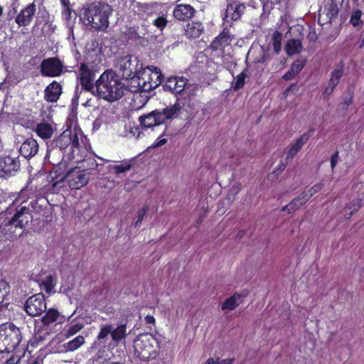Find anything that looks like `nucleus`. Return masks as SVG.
<instances>
[{
  "label": "nucleus",
  "mask_w": 364,
  "mask_h": 364,
  "mask_svg": "<svg viewBox=\"0 0 364 364\" xmlns=\"http://www.w3.org/2000/svg\"><path fill=\"white\" fill-rule=\"evenodd\" d=\"M18 202L16 200L13 206L9 208L6 218L0 216V242L21 235L34 218H38L42 213L46 203L44 198L35 197Z\"/></svg>",
  "instance_id": "obj_1"
},
{
  "label": "nucleus",
  "mask_w": 364,
  "mask_h": 364,
  "mask_svg": "<svg viewBox=\"0 0 364 364\" xmlns=\"http://www.w3.org/2000/svg\"><path fill=\"white\" fill-rule=\"evenodd\" d=\"M183 107L178 103L163 109H155L147 114L139 117L140 125L146 129L159 126L168 119H173L178 117Z\"/></svg>",
  "instance_id": "obj_4"
},
{
  "label": "nucleus",
  "mask_w": 364,
  "mask_h": 364,
  "mask_svg": "<svg viewBox=\"0 0 364 364\" xmlns=\"http://www.w3.org/2000/svg\"><path fill=\"white\" fill-rule=\"evenodd\" d=\"M19 360H20L19 358H18L17 360H16V358L12 356L9 359L7 360L6 363L8 364H15L16 363H18L19 361Z\"/></svg>",
  "instance_id": "obj_61"
},
{
  "label": "nucleus",
  "mask_w": 364,
  "mask_h": 364,
  "mask_svg": "<svg viewBox=\"0 0 364 364\" xmlns=\"http://www.w3.org/2000/svg\"><path fill=\"white\" fill-rule=\"evenodd\" d=\"M22 339L19 328L11 323L0 326V353H11L19 346Z\"/></svg>",
  "instance_id": "obj_6"
},
{
  "label": "nucleus",
  "mask_w": 364,
  "mask_h": 364,
  "mask_svg": "<svg viewBox=\"0 0 364 364\" xmlns=\"http://www.w3.org/2000/svg\"><path fill=\"white\" fill-rule=\"evenodd\" d=\"M9 292V286L4 280L0 281V304L3 302Z\"/></svg>",
  "instance_id": "obj_43"
},
{
  "label": "nucleus",
  "mask_w": 364,
  "mask_h": 364,
  "mask_svg": "<svg viewBox=\"0 0 364 364\" xmlns=\"http://www.w3.org/2000/svg\"><path fill=\"white\" fill-rule=\"evenodd\" d=\"M112 11V7L107 3L97 1L88 6L84 15L92 28L105 31L109 26L108 19Z\"/></svg>",
  "instance_id": "obj_3"
},
{
  "label": "nucleus",
  "mask_w": 364,
  "mask_h": 364,
  "mask_svg": "<svg viewBox=\"0 0 364 364\" xmlns=\"http://www.w3.org/2000/svg\"><path fill=\"white\" fill-rule=\"evenodd\" d=\"M353 102V95L351 93H348L344 99L343 102L340 105V107L342 110L346 111L348 109V107Z\"/></svg>",
  "instance_id": "obj_46"
},
{
  "label": "nucleus",
  "mask_w": 364,
  "mask_h": 364,
  "mask_svg": "<svg viewBox=\"0 0 364 364\" xmlns=\"http://www.w3.org/2000/svg\"><path fill=\"white\" fill-rule=\"evenodd\" d=\"M53 164V170L50 172V178L52 187L53 190L57 191L60 189L64 186V183L65 180H60L63 178L67 171V164L65 161H60L55 164L54 162H51Z\"/></svg>",
  "instance_id": "obj_14"
},
{
  "label": "nucleus",
  "mask_w": 364,
  "mask_h": 364,
  "mask_svg": "<svg viewBox=\"0 0 364 364\" xmlns=\"http://www.w3.org/2000/svg\"><path fill=\"white\" fill-rule=\"evenodd\" d=\"M205 364H214V358H208Z\"/></svg>",
  "instance_id": "obj_64"
},
{
  "label": "nucleus",
  "mask_w": 364,
  "mask_h": 364,
  "mask_svg": "<svg viewBox=\"0 0 364 364\" xmlns=\"http://www.w3.org/2000/svg\"><path fill=\"white\" fill-rule=\"evenodd\" d=\"M246 76L247 75L244 72H242L234 79L232 82V87L235 90H238L244 86Z\"/></svg>",
  "instance_id": "obj_38"
},
{
  "label": "nucleus",
  "mask_w": 364,
  "mask_h": 364,
  "mask_svg": "<svg viewBox=\"0 0 364 364\" xmlns=\"http://www.w3.org/2000/svg\"><path fill=\"white\" fill-rule=\"evenodd\" d=\"M12 9L9 11L7 13V20L10 21L13 19L17 13V6L15 2L12 4Z\"/></svg>",
  "instance_id": "obj_52"
},
{
  "label": "nucleus",
  "mask_w": 364,
  "mask_h": 364,
  "mask_svg": "<svg viewBox=\"0 0 364 364\" xmlns=\"http://www.w3.org/2000/svg\"><path fill=\"white\" fill-rule=\"evenodd\" d=\"M99 46V43L97 39H92L86 44V48L89 51H95Z\"/></svg>",
  "instance_id": "obj_49"
},
{
  "label": "nucleus",
  "mask_w": 364,
  "mask_h": 364,
  "mask_svg": "<svg viewBox=\"0 0 364 364\" xmlns=\"http://www.w3.org/2000/svg\"><path fill=\"white\" fill-rule=\"evenodd\" d=\"M80 85L86 91L92 92L95 83H93L95 73L85 63H82L79 70Z\"/></svg>",
  "instance_id": "obj_17"
},
{
  "label": "nucleus",
  "mask_w": 364,
  "mask_h": 364,
  "mask_svg": "<svg viewBox=\"0 0 364 364\" xmlns=\"http://www.w3.org/2000/svg\"><path fill=\"white\" fill-rule=\"evenodd\" d=\"M59 312L55 309H50L45 316L42 317L41 321L44 325L48 326L57 321Z\"/></svg>",
  "instance_id": "obj_32"
},
{
  "label": "nucleus",
  "mask_w": 364,
  "mask_h": 364,
  "mask_svg": "<svg viewBox=\"0 0 364 364\" xmlns=\"http://www.w3.org/2000/svg\"><path fill=\"white\" fill-rule=\"evenodd\" d=\"M126 337V324H120L117 328L112 327V338L114 341H119Z\"/></svg>",
  "instance_id": "obj_34"
},
{
  "label": "nucleus",
  "mask_w": 364,
  "mask_h": 364,
  "mask_svg": "<svg viewBox=\"0 0 364 364\" xmlns=\"http://www.w3.org/2000/svg\"><path fill=\"white\" fill-rule=\"evenodd\" d=\"M234 359L232 358H227L220 360L219 358L214 359V364H232Z\"/></svg>",
  "instance_id": "obj_54"
},
{
  "label": "nucleus",
  "mask_w": 364,
  "mask_h": 364,
  "mask_svg": "<svg viewBox=\"0 0 364 364\" xmlns=\"http://www.w3.org/2000/svg\"><path fill=\"white\" fill-rule=\"evenodd\" d=\"M289 204V207L292 210V213L294 212L296 210L299 209V207H301L303 205L298 197L293 199Z\"/></svg>",
  "instance_id": "obj_50"
},
{
  "label": "nucleus",
  "mask_w": 364,
  "mask_h": 364,
  "mask_svg": "<svg viewBox=\"0 0 364 364\" xmlns=\"http://www.w3.org/2000/svg\"><path fill=\"white\" fill-rule=\"evenodd\" d=\"M336 87V85H332L331 82H328V84L323 94L327 96L331 95Z\"/></svg>",
  "instance_id": "obj_56"
},
{
  "label": "nucleus",
  "mask_w": 364,
  "mask_h": 364,
  "mask_svg": "<svg viewBox=\"0 0 364 364\" xmlns=\"http://www.w3.org/2000/svg\"><path fill=\"white\" fill-rule=\"evenodd\" d=\"M245 9V3L240 1V0H235L228 5L225 13L224 20L227 23H229L231 21H237L241 18Z\"/></svg>",
  "instance_id": "obj_16"
},
{
  "label": "nucleus",
  "mask_w": 364,
  "mask_h": 364,
  "mask_svg": "<svg viewBox=\"0 0 364 364\" xmlns=\"http://www.w3.org/2000/svg\"><path fill=\"white\" fill-rule=\"evenodd\" d=\"M38 144L33 138L26 139L20 147V154L26 159L34 156L38 151Z\"/></svg>",
  "instance_id": "obj_20"
},
{
  "label": "nucleus",
  "mask_w": 364,
  "mask_h": 364,
  "mask_svg": "<svg viewBox=\"0 0 364 364\" xmlns=\"http://www.w3.org/2000/svg\"><path fill=\"white\" fill-rule=\"evenodd\" d=\"M107 357L108 356L105 350H98L93 358L92 362L94 364H107L109 359Z\"/></svg>",
  "instance_id": "obj_39"
},
{
  "label": "nucleus",
  "mask_w": 364,
  "mask_h": 364,
  "mask_svg": "<svg viewBox=\"0 0 364 364\" xmlns=\"http://www.w3.org/2000/svg\"><path fill=\"white\" fill-rule=\"evenodd\" d=\"M338 160V151H336L331 158V167L332 170L335 168Z\"/></svg>",
  "instance_id": "obj_55"
},
{
  "label": "nucleus",
  "mask_w": 364,
  "mask_h": 364,
  "mask_svg": "<svg viewBox=\"0 0 364 364\" xmlns=\"http://www.w3.org/2000/svg\"><path fill=\"white\" fill-rule=\"evenodd\" d=\"M162 75L160 70L154 66H147L141 72L138 78V86L144 92H149L161 83Z\"/></svg>",
  "instance_id": "obj_8"
},
{
  "label": "nucleus",
  "mask_w": 364,
  "mask_h": 364,
  "mask_svg": "<svg viewBox=\"0 0 364 364\" xmlns=\"http://www.w3.org/2000/svg\"><path fill=\"white\" fill-rule=\"evenodd\" d=\"M282 211H287L288 213H292L291 208L289 207V204L284 205L282 208Z\"/></svg>",
  "instance_id": "obj_62"
},
{
  "label": "nucleus",
  "mask_w": 364,
  "mask_h": 364,
  "mask_svg": "<svg viewBox=\"0 0 364 364\" xmlns=\"http://www.w3.org/2000/svg\"><path fill=\"white\" fill-rule=\"evenodd\" d=\"M362 14V11L358 9L353 11L350 16V22L353 26L355 27L359 25L363 24V21L360 19Z\"/></svg>",
  "instance_id": "obj_41"
},
{
  "label": "nucleus",
  "mask_w": 364,
  "mask_h": 364,
  "mask_svg": "<svg viewBox=\"0 0 364 364\" xmlns=\"http://www.w3.org/2000/svg\"><path fill=\"white\" fill-rule=\"evenodd\" d=\"M126 87L120 75L112 70L105 71L95 82L92 94L107 102H115L124 95Z\"/></svg>",
  "instance_id": "obj_2"
},
{
  "label": "nucleus",
  "mask_w": 364,
  "mask_h": 364,
  "mask_svg": "<svg viewBox=\"0 0 364 364\" xmlns=\"http://www.w3.org/2000/svg\"><path fill=\"white\" fill-rule=\"evenodd\" d=\"M134 355L140 360L147 361L158 355L157 339L150 333L139 335L134 341Z\"/></svg>",
  "instance_id": "obj_5"
},
{
  "label": "nucleus",
  "mask_w": 364,
  "mask_h": 364,
  "mask_svg": "<svg viewBox=\"0 0 364 364\" xmlns=\"http://www.w3.org/2000/svg\"><path fill=\"white\" fill-rule=\"evenodd\" d=\"M112 326L111 325H106L101 327L100 331L97 336L99 341H104L106 342L107 337L110 335L112 336Z\"/></svg>",
  "instance_id": "obj_40"
},
{
  "label": "nucleus",
  "mask_w": 364,
  "mask_h": 364,
  "mask_svg": "<svg viewBox=\"0 0 364 364\" xmlns=\"http://www.w3.org/2000/svg\"><path fill=\"white\" fill-rule=\"evenodd\" d=\"M132 167V163L131 161H125L119 165L113 166L112 169L116 174H120L129 171Z\"/></svg>",
  "instance_id": "obj_37"
},
{
  "label": "nucleus",
  "mask_w": 364,
  "mask_h": 364,
  "mask_svg": "<svg viewBox=\"0 0 364 364\" xmlns=\"http://www.w3.org/2000/svg\"><path fill=\"white\" fill-rule=\"evenodd\" d=\"M143 65L138 58L131 55H127L117 59L116 68L118 69L121 77L124 79H133L139 77Z\"/></svg>",
  "instance_id": "obj_7"
},
{
  "label": "nucleus",
  "mask_w": 364,
  "mask_h": 364,
  "mask_svg": "<svg viewBox=\"0 0 364 364\" xmlns=\"http://www.w3.org/2000/svg\"><path fill=\"white\" fill-rule=\"evenodd\" d=\"M57 284V278L55 275L49 274L42 279L41 285L43 286V288L46 293L51 294L55 293V287Z\"/></svg>",
  "instance_id": "obj_28"
},
{
  "label": "nucleus",
  "mask_w": 364,
  "mask_h": 364,
  "mask_svg": "<svg viewBox=\"0 0 364 364\" xmlns=\"http://www.w3.org/2000/svg\"><path fill=\"white\" fill-rule=\"evenodd\" d=\"M148 211H149L148 206H145L139 210V214H138V218L134 223L135 227H139L141 225L143 218Z\"/></svg>",
  "instance_id": "obj_47"
},
{
  "label": "nucleus",
  "mask_w": 364,
  "mask_h": 364,
  "mask_svg": "<svg viewBox=\"0 0 364 364\" xmlns=\"http://www.w3.org/2000/svg\"><path fill=\"white\" fill-rule=\"evenodd\" d=\"M286 166V164L281 162L279 164L277 168L268 176V178L271 181L276 180L277 178V176L279 175L285 169Z\"/></svg>",
  "instance_id": "obj_44"
},
{
  "label": "nucleus",
  "mask_w": 364,
  "mask_h": 364,
  "mask_svg": "<svg viewBox=\"0 0 364 364\" xmlns=\"http://www.w3.org/2000/svg\"><path fill=\"white\" fill-rule=\"evenodd\" d=\"M282 35L278 31H276L272 37V43L273 46L274 51L275 53L278 54L281 50V42H282Z\"/></svg>",
  "instance_id": "obj_35"
},
{
  "label": "nucleus",
  "mask_w": 364,
  "mask_h": 364,
  "mask_svg": "<svg viewBox=\"0 0 364 364\" xmlns=\"http://www.w3.org/2000/svg\"><path fill=\"white\" fill-rule=\"evenodd\" d=\"M61 94V85L58 82L53 81L46 87L44 98L48 102H55L58 101Z\"/></svg>",
  "instance_id": "obj_21"
},
{
  "label": "nucleus",
  "mask_w": 364,
  "mask_h": 364,
  "mask_svg": "<svg viewBox=\"0 0 364 364\" xmlns=\"http://www.w3.org/2000/svg\"><path fill=\"white\" fill-rule=\"evenodd\" d=\"M144 319L146 323L148 324H154L155 323V318L152 316L147 315Z\"/></svg>",
  "instance_id": "obj_59"
},
{
  "label": "nucleus",
  "mask_w": 364,
  "mask_h": 364,
  "mask_svg": "<svg viewBox=\"0 0 364 364\" xmlns=\"http://www.w3.org/2000/svg\"><path fill=\"white\" fill-rule=\"evenodd\" d=\"M82 328L83 325L80 323L70 325L65 330V336L70 337L79 332Z\"/></svg>",
  "instance_id": "obj_42"
},
{
  "label": "nucleus",
  "mask_w": 364,
  "mask_h": 364,
  "mask_svg": "<svg viewBox=\"0 0 364 364\" xmlns=\"http://www.w3.org/2000/svg\"><path fill=\"white\" fill-rule=\"evenodd\" d=\"M68 132H69V137H70V139H71L70 145L72 146L73 148H77L80 145L77 134L76 133V132H75L74 133H72V132L70 130H68Z\"/></svg>",
  "instance_id": "obj_48"
},
{
  "label": "nucleus",
  "mask_w": 364,
  "mask_h": 364,
  "mask_svg": "<svg viewBox=\"0 0 364 364\" xmlns=\"http://www.w3.org/2000/svg\"><path fill=\"white\" fill-rule=\"evenodd\" d=\"M245 232H246V231H245V230H240V231L238 232V233H237V235L236 237H237V238H238V239L242 238V237L244 236V235L245 234Z\"/></svg>",
  "instance_id": "obj_63"
},
{
  "label": "nucleus",
  "mask_w": 364,
  "mask_h": 364,
  "mask_svg": "<svg viewBox=\"0 0 364 364\" xmlns=\"http://www.w3.org/2000/svg\"><path fill=\"white\" fill-rule=\"evenodd\" d=\"M304 66V65L302 62L293 63L290 70L283 75V79L285 80L293 79L303 69Z\"/></svg>",
  "instance_id": "obj_31"
},
{
  "label": "nucleus",
  "mask_w": 364,
  "mask_h": 364,
  "mask_svg": "<svg viewBox=\"0 0 364 364\" xmlns=\"http://www.w3.org/2000/svg\"><path fill=\"white\" fill-rule=\"evenodd\" d=\"M344 1L345 0H330L329 3L325 5L323 9L319 11V20L321 18L326 17L325 20L331 23L333 18L337 17L340 9L343 7Z\"/></svg>",
  "instance_id": "obj_15"
},
{
  "label": "nucleus",
  "mask_w": 364,
  "mask_h": 364,
  "mask_svg": "<svg viewBox=\"0 0 364 364\" xmlns=\"http://www.w3.org/2000/svg\"><path fill=\"white\" fill-rule=\"evenodd\" d=\"M166 139H159V141L157 142H156L154 144V147H159V146H161L164 144H165L166 143Z\"/></svg>",
  "instance_id": "obj_60"
},
{
  "label": "nucleus",
  "mask_w": 364,
  "mask_h": 364,
  "mask_svg": "<svg viewBox=\"0 0 364 364\" xmlns=\"http://www.w3.org/2000/svg\"><path fill=\"white\" fill-rule=\"evenodd\" d=\"M323 188V183H317L314 185L313 187H311L309 192L311 194V196H313L315 193L321 191Z\"/></svg>",
  "instance_id": "obj_53"
},
{
  "label": "nucleus",
  "mask_w": 364,
  "mask_h": 364,
  "mask_svg": "<svg viewBox=\"0 0 364 364\" xmlns=\"http://www.w3.org/2000/svg\"><path fill=\"white\" fill-rule=\"evenodd\" d=\"M188 80L183 77L172 76L168 77L163 85L164 90L177 95L189 87Z\"/></svg>",
  "instance_id": "obj_13"
},
{
  "label": "nucleus",
  "mask_w": 364,
  "mask_h": 364,
  "mask_svg": "<svg viewBox=\"0 0 364 364\" xmlns=\"http://www.w3.org/2000/svg\"><path fill=\"white\" fill-rule=\"evenodd\" d=\"M36 132L41 138L48 139L52 136L53 128L50 124L47 122H41L36 125Z\"/></svg>",
  "instance_id": "obj_25"
},
{
  "label": "nucleus",
  "mask_w": 364,
  "mask_h": 364,
  "mask_svg": "<svg viewBox=\"0 0 364 364\" xmlns=\"http://www.w3.org/2000/svg\"><path fill=\"white\" fill-rule=\"evenodd\" d=\"M301 49V42L298 39L289 40L285 46V50L289 55L299 53Z\"/></svg>",
  "instance_id": "obj_27"
},
{
  "label": "nucleus",
  "mask_w": 364,
  "mask_h": 364,
  "mask_svg": "<svg viewBox=\"0 0 364 364\" xmlns=\"http://www.w3.org/2000/svg\"><path fill=\"white\" fill-rule=\"evenodd\" d=\"M167 23L168 21L164 16H159L154 21L153 24L160 30H163L166 26Z\"/></svg>",
  "instance_id": "obj_45"
},
{
  "label": "nucleus",
  "mask_w": 364,
  "mask_h": 364,
  "mask_svg": "<svg viewBox=\"0 0 364 364\" xmlns=\"http://www.w3.org/2000/svg\"><path fill=\"white\" fill-rule=\"evenodd\" d=\"M63 73V65L58 58L44 59L41 63V73L45 77H58Z\"/></svg>",
  "instance_id": "obj_11"
},
{
  "label": "nucleus",
  "mask_w": 364,
  "mask_h": 364,
  "mask_svg": "<svg viewBox=\"0 0 364 364\" xmlns=\"http://www.w3.org/2000/svg\"><path fill=\"white\" fill-rule=\"evenodd\" d=\"M204 31V27L200 22L193 21L188 23L185 28L186 35L190 38H198Z\"/></svg>",
  "instance_id": "obj_24"
},
{
  "label": "nucleus",
  "mask_w": 364,
  "mask_h": 364,
  "mask_svg": "<svg viewBox=\"0 0 364 364\" xmlns=\"http://www.w3.org/2000/svg\"><path fill=\"white\" fill-rule=\"evenodd\" d=\"M230 36L228 32L223 31L220 34L215 38L211 43V47L214 50H218L221 47L228 44Z\"/></svg>",
  "instance_id": "obj_30"
},
{
  "label": "nucleus",
  "mask_w": 364,
  "mask_h": 364,
  "mask_svg": "<svg viewBox=\"0 0 364 364\" xmlns=\"http://www.w3.org/2000/svg\"><path fill=\"white\" fill-rule=\"evenodd\" d=\"M31 316H38L46 311V303L43 294H36L27 299L23 306Z\"/></svg>",
  "instance_id": "obj_10"
},
{
  "label": "nucleus",
  "mask_w": 364,
  "mask_h": 364,
  "mask_svg": "<svg viewBox=\"0 0 364 364\" xmlns=\"http://www.w3.org/2000/svg\"><path fill=\"white\" fill-rule=\"evenodd\" d=\"M311 197V194L308 191H304L298 196L302 204H305Z\"/></svg>",
  "instance_id": "obj_51"
},
{
  "label": "nucleus",
  "mask_w": 364,
  "mask_h": 364,
  "mask_svg": "<svg viewBox=\"0 0 364 364\" xmlns=\"http://www.w3.org/2000/svg\"><path fill=\"white\" fill-rule=\"evenodd\" d=\"M343 65L336 67V69L332 72L331 78L328 82H331L332 85H337L339 82L341 77L343 76Z\"/></svg>",
  "instance_id": "obj_36"
},
{
  "label": "nucleus",
  "mask_w": 364,
  "mask_h": 364,
  "mask_svg": "<svg viewBox=\"0 0 364 364\" xmlns=\"http://www.w3.org/2000/svg\"><path fill=\"white\" fill-rule=\"evenodd\" d=\"M361 202L362 200L359 198L354 199L344 208L343 214L346 219L350 218L354 212L360 208Z\"/></svg>",
  "instance_id": "obj_29"
},
{
  "label": "nucleus",
  "mask_w": 364,
  "mask_h": 364,
  "mask_svg": "<svg viewBox=\"0 0 364 364\" xmlns=\"http://www.w3.org/2000/svg\"><path fill=\"white\" fill-rule=\"evenodd\" d=\"M71 139L69 137V132L66 130L55 141V149H53L47 154V157L50 158L51 154H57L70 145Z\"/></svg>",
  "instance_id": "obj_22"
},
{
  "label": "nucleus",
  "mask_w": 364,
  "mask_h": 364,
  "mask_svg": "<svg viewBox=\"0 0 364 364\" xmlns=\"http://www.w3.org/2000/svg\"><path fill=\"white\" fill-rule=\"evenodd\" d=\"M85 343V338L82 336H78L74 339L64 344L65 351H73L80 348Z\"/></svg>",
  "instance_id": "obj_33"
},
{
  "label": "nucleus",
  "mask_w": 364,
  "mask_h": 364,
  "mask_svg": "<svg viewBox=\"0 0 364 364\" xmlns=\"http://www.w3.org/2000/svg\"><path fill=\"white\" fill-rule=\"evenodd\" d=\"M269 60V54L266 51H263L262 55L260 58L258 59L257 62L261 63H266Z\"/></svg>",
  "instance_id": "obj_58"
},
{
  "label": "nucleus",
  "mask_w": 364,
  "mask_h": 364,
  "mask_svg": "<svg viewBox=\"0 0 364 364\" xmlns=\"http://www.w3.org/2000/svg\"><path fill=\"white\" fill-rule=\"evenodd\" d=\"M195 13V9L189 4H177L173 11L174 18L181 21L191 19Z\"/></svg>",
  "instance_id": "obj_18"
},
{
  "label": "nucleus",
  "mask_w": 364,
  "mask_h": 364,
  "mask_svg": "<svg viewBox=\"0 0 364 364\" xmlns=\"http://www.w3.org/2000/svg\"><path fill=\"white\" fill-rule=\"evenodd\" d=\"M36 5L33 3L28 4L22 9L16 17L15 21L19 26H28L32 21L36 13Z\"/></svg>",
  "instance_id": "obj_19"
},
{
  "label": "nucleus",
  "mask_w": 364,
  "mask_h": 364,
  "mask_svg": "<svg viewBox=\"0 0 364 364\" xmlns=\"http://www.w3.org/2000/svg\"><path fill=\"white\" fill-rule=\"evenodd\" d=\"M313 130H310L302 134L299 139L291 146L287 154V159H293L297 152L302 148L304 144L309 140Z\"/></svg>",
  "instance_id": "obj_23"
},
{
  "label": "nucleus",
  "mask_w": 364,
  "mask_h": 364,
  "mask_svg": "<svg viewBox=\"0 0 364 364\" xmlns=\"http://www.w3.org/2000/svg\"><path fill=\"white\" fill-rule=\"evenodd\" d=\"M299 87L297 86V84L292 83L284 92V95H288L290 92L292 93H296L298 91Z\"/></svg>",
  "instance_id": "obj_57"
},
{
  "label": "nucleus",
  "mask_w": 364,
  "mask_h": 364,
  "mask_svg": "<svg viewBox=\"0 0 364 364\" xmlns=\"http://www.w3.org/2000/svg\"><path fill=\"white\" fill-rule=\"evenodd\" d=\"M20 161L17 157L6 156L0 159V177L14 176L20 169Z\"/></svg>",
  "instance_id": "obj_12"
},
{
  "label": "nucleus",
  "mask_w": 364,
  "mask_h": 364,
  "mask_svg": "<svg viewBox=\"0 0 364 364\" xmlns=\"http://www.w3.org/2000/svg\"><path fill=\"white\" fill-rule=\"evenodd\" d=\"M242 296L240 294H235L233 296L227 299L223 304L222 310H234L242 302Z\"/></svg>",
  "instance_id": "obj_26"
},
{
  "label": "nucleus",
  "mask_w": 364,
  "mask_h": 364,
  "mask_svg": "<svg viewBox=\"0 0 364 364\" xmlns=\"http://www.w3.org/2000/svg\"><path fill=\"white\" fill-rule=\"evenodd\" d=\"M90 174V173L87 169L81 170L76 166L68 170L65 175L60 180H65L71 189L78 190L88 183Z\"/></svg>",
  "instance_id": "obj_9"
}]
</instances>
